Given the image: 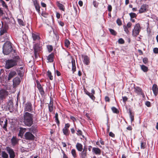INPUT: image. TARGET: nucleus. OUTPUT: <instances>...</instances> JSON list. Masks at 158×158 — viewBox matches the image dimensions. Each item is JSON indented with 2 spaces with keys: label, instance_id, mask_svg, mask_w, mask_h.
Masks as SVG:
<instances>
[{
  "label": "nucleus",
  "instance_id": "obj_39",
  "mask_svg": "<svg viewBox=\"0 0 158 158\" xmlns=\"http://www.w3.org/2000/svg\"><path fill=\"white\" fill-rule=\"evenodd\" d=\"M123 28L125 32L127 34L129 32V31L128 29V28L127 27V26L125 25H124L123 26Z\"/></svg>",
  "mask_w": 158,
  "mask_h": 158
},
{
  "label": "nucleus",
  "instance_id": "obj_9",
  "mask_svg": "<svg viewBox=\"0 0 158 158\" xmlns=\"http://www.w3.org/2000/svg\"><path fill=\"white\" fill-rule=\"evenodd\" d=\"M8 94V92L4 89L0 90V98L2 99L5 98Z\"/></svg>",
  "mask_w": 158,
  "mask_h": 158
},
{
  "label": "nucleus",
  "instance_id": "obj_55",
  "mask_svg": "<svg viewBox=\"0 0 158 158\" xmlns=\"http://www.w3.org/2000/svg\"><path fill=\"white\" fill-rule=\"evenodd\" d=\"M127 100V98L126 97H123V100L124 102L126 101Z\"/></svg>",
  "mask_w": 158,
  "mask_h": 158
},
{
  "label": "nucleus",
  "instance_id": "obj_2",
  "mask_svg": "<svg viewBox=\"0 0 158 158\" xmlns=\"http://www.w3.org/2000/svg\"><path fill=\"white\" fill-rule=\"evenodd\" d=\"M12 48L11 43L9 42H6L4 44L3 47V52L6 55H8L12 51Z\"/></svg>",
  "mask_w": 158,
  "mask_h": 158
},
{
  "label": "nucleus",
  "instance_id": "obj_34",
  "mask_svg": "<svg viewBox=\"0 0 158 158\" xmlns=\"http://www.w3.org/2000/svg\"><path fill=\"white\" fill-rule=\"evenodd\" d=\"M29 130L32 133H33V134H34L36 132V130L35 128L33 127H31V128Z\"/></svg>",
  "mask_w": 158,
  "mask_h": 158
},
{
  "label": "nucleus",
  "instance_id": "obj_58",
  "mask_svg": "<svg viewBox=\"0 0 158 158\" xmlns=\"http://www.w3.org/2000/svg\"><path fill=\"white\" fill-rule=\"evenodd\" d=\"M93 4L94 7H97L98 6V4L96 1H94Z\"/></svg>",
  "mask_w": 158,
  "mask_h": 158
},
{
  "label": "nucleus",
  "instance_id": "obj_63",
  "mask_svg": "<svg viewBox=\"0 0 158 158\" xmlns=\"http://www.w3.org/2000/svg\"><path fill=\"white\" fill-rule=\"evenodd\" d=\"M105 100L106 101L109 102V98L108 97L106 96L105 97Z\"/></svg>",
  "mask_w": 158,
  "mask_h": 158
},
{
  "label": "nucleus",
  "instance_id": "obj_53",
  "mask_svg": "<svg viewBox=\"0 0 158 158\" xmlns=\"http://www.w3.org/2000/svg\"><path fill=\"white\" fill-rule=\"evenodd\" d=\"M131 25H132V24H131V22H128L127 23V27L128 28H130V27H131Z\"/></svg>",
  "mask_w": 158,
  "mask_h": 158
},
{
  "label": "nucleus",
  "instance_id": "obj_24",
  "mask_svg": "<svg viewBox=\"0 0 158 158\" xmlns=\"http://www.w3.org/2000/svg\"><path fill=\"white\" fill-rule=\"evenodd\" d=\"M1 124L2 126L4 129H6V127L7 125V120H6L4 121V122L2 121L1 123Z\"/></svg>",
  "mask_w": 158,
  "mask_h": 158
},
{
  "label": "nucleus",
  "instance_id": "obj_61",
  "mask_svg": "<svg viewBox=\"0 0 158 158\" xmlns=\"http://www.w3.org/2000/svg\"><path fill=\"white\" fill-rule=\"evenodd\" d=\"M56 16L57 18L59 19L60 17V14L57 12L56 13Z\"/></svg>",
  "mask_w": 158,
  "mask_h": 158
},
{
  "label": "nucleus",
  "instance_id": "obj_54",
  "mask_svg": "<svg viewBox=\"0 0 158 158\" xmlns=\"http://www.w3.org/2000/svg\"><path fill=\"white\" fill-rule=\"evenodd\" d=\"M146 105L148 107H149L150 105V103L148 101H147L145 103Z\"/></svg>",
  "mask_w": 158,
  "mask_h": 158
},
{
  "label": "nucleus",
  "instance_id": "obj_5",
  "mask_svg": "<svg viewBox=\"0 0 158 158\" xmlns=\"http://www.w3.org/2000/svg\"><path fill=\"white\" fill-rule=\"evenodd\" d=\"M33 49L35 58H37L39 56V52L41 50L38 44H36L34 46Z\"/></svg>",
  "mask_w": 158,
  "mask_h": 158
},
{
  "label": "nucleus",
  "instance_id": "obj_31",
  "mask_svg": "<svg viewBox=\"0 0 158 158\" xmlns=\"http://www.w3.org/2000/svg\"><path fill=\"white\" fill-rule=\"evenodd\" d=\"M2 156L3 158H8V155L5 152H3L2 153Z\"/></svg>",
  "mask_w": 158,
  "mask_h": 158
},
{
  "label": "nucleus",
  "instance_id": "obj_51",
  "mask_svg": "<svg viewBox=\"0 0 158 158\" xmlns=\"http://www.w3.org/2000/svg\"><path fill=\"white\" fill-rule=\"evenodd\" d=\"M108 10L109 12H110L112 10V6L110 5H109L108 6Z\"/></svg>",
  "mask_w": 158,
  "mask_h": 158
},
{
  "label": "nucleus",
  "instance_id": "obj_10",
  "mask_svg": "<svg viewBox=\"0 0 158 158\" xmlns=\"http://www.w3.org/2000/svg\"><path fill=\"white\" fill-rule=\"evenodd\" d=\"M87 149V148L85 147L83 149V150L80 153V156L81 158H85L86 157Z\"/></svg>",
  "mask_w": 158,
  "mask_h": 158
},
{
  "label": "nucleus",
  "instance_id": "obj_14",
  "mask_svg": "<svg viewBox=\"0 0 158 158\" xmlns=\"http://www.w3.org/2000/svg\"><path fill=\"white\" fill-rule=\"evenodd\" d=\"M92 152L96 155H99L101 153L100 149L97 148H93L92 149Z\"/></svg>",
  "mask_w": 158,
  "mask_h": 158
},
{
  "label": "nucleus",
  "instance_id": "obj_20",
  "mask_svg": "<svg viewBox=\"0 0 158 158\" xmlns=\"http://www.w3.org/2000/svg\"><path fill=\"white\" fill-rule=\"evenodd\" d=\"M11 141L13 145H15L18 143V140L15 137H13L11 139Z\"/></svg>",
  "mask_w": 158,
  "mask_h": 158
},
{
  "label": "nucleus",
  "instance_id": "obj_45",
  "mask_svg": "<svg viewBox=\"0 0 158 158\" xmlns=\"http://www.w3.org/2000/svg\"><path fill=\"white\" fill-rule=\"evenodd\" d=\"M116 22H117V24L119 26H120L122 25V22H121V20L119 19H117V20L116 21Z\"/></svg>",
  "mask_w": 158,
  "mask_h": 158
},
{
  "label": "nucleus",
  "instance_id": "obj_42",
  "mask_svg": "<svg viewBox=\"0 0 158 158\" xmlns=\"http://www.w3.org/2000/svg\"><path fill=\"white\" fill-rule=\"evenodd\" d=\"M0 2H1V3H2V6L3 7H5L6 8H7V6L6 5L5 2L3 1L2 0H1Z\"/></svg>",
  "mask_w": 158,
  "mask_h": 158
},
{
  "label": "nucleus",
  "instance_id": "obj_62",
  "mask_svg": "<svg viewBox=\"0 0 158 158\" xmlns=\"http://www.w3.org/2000/svg\"><path fill=\"white\" fill-rule=\"evenodd\" d=\"M78 4L79 5L81 6H82L83 5V2L81 1H79L78 2Z\"/></svg>",
  "mask_w": 158,
  "mask_h": 158
},
{
  "label": "nucleus",
  "instance_id": "obj_35",
  "mask_svg": "<svg viewBox=\"0 0 158 158\" xmlns=\"http://www.w3.org/2000/svg\"><path fill=\"white\" fill-rule=\"evenodd\" d=\"M18 21L19 25L23 26L25 25L24 23L22 20L20 19H18Z\"/></svg>",
  "mask_w": 158,
  "mask_h": 158
},
{
  "label": "nucleus",
  "instance_id": "obj_15",
  "mask_svg": "<svg viewBox=\"0 0 158 158\" xmlns=\"http://www.w3.org/2000/svg\"><path fill=\"white\" fill-rule=\"evenodd\" d=\"M71 62L72 64V70L73 73H74L76 69L75 60L74 59H72Z\"/></svg>",
  "mask_w": 158,
  "mask_h": 158
},
{
  "label": "nucleus",
  "instance_id": "obj_6",
  "mask_svg": "<svg viewBox=\"0 0 158 158\" xmlns=\"http://www.w3.org/2000/svg\"><path fill=\"white\" fill-rule=\"evenodd\" d=\"M25 139L27 140H33L34 139L35 136L30 132H26L24 135Z\"/></svg>",
  "mask_w": 158,
  "mask_h": 158
},
{
  "label": "nucleus",
  "instance_id": "obj_57",
  "mask_svg": "<svg viewBox=\"0 0 158 158\" xmlns=\"http://www.w3.org/2000/svg\"><path fill=\"white\" fill-rule=\"evenodd\" d=\"M109 136H110L112 137H114V134L111 132H110L109 133Z\"/></svg>",
  "mask_w": 158,
  "mask_h": 158
},
{
  "label": "nucleus",
  "instance_id": "obj_4",
  "mask_svg": "<svg viewBox=\"0 0 158 158\" xmlns=\"http://www.w3.org/2000/svg\"><path fill=\"white\" fill-rule=\"evenodd\" d=\"M141 27L139 24L137 23L135 26L134 29L133 30L132 34L134 36H136L139 34Z\"/></svg>",
  "mask_w": 158,
  "mask_h": 158
},
{
  "label": "nucleus",
  "instance_id": "obj_3",
  "mask_svg": "<svg viewBox=\"0 0 158 158\" xmlns=\"http://www.w3.org/2000/svg\"><path fill=\"white\" fill-rule=\"evenodd\" d=\"M17 64L16 61L14 60H9L6 61L5 68L9 69Z\"/></svg>",
  "mask_w": 158,
  "mask_h": 158
},
{
  "label": "nucleus",
  "instance_id": "obj_44",
  "mask_svg": "<svg viewBox=\"0 0 158 158\" xmlns=\"http://www.w3.org/2000/svg\"><path fill=\"white\" fill-rule=\"evenodd\" d=\"M129 15L131 18L135 17L136 16V15L135 14L132 13H130Z\"/></svg>",
  "mask_w": 158,
  "mask_h": 158
},
{
  "label": "nucleus",
  "instance_id": "obj_46",
  "mask_svg": "<svg viewBox=\"0 0 158 158\" xmlns=\"http://www.w3.org/2000/svg\"><path fill=\"white\" fill-rule=\"evenodd\" d=\"M39 89V92H40V94L42 95H43L44 94V91L43 90V88H41V89Z\"/></svg>",
  "mask_w": 158,
  "mask_h": 158
},
{
  "label": "nucleus",
  "instance_id": "obj_43",
  "mask_svg": "<svg viewBox=\"0 0 158 158\" xmlns=\"http://www.w3.org/2000/svg\"><path fill=\"white\" fill-rule=\"evenodd\" d=\"M47 48L49 52H51L53 50L52 47L51 45H48L47 46Z\"/></svg>",
  "mask_w": 158,
  "mask_h": 158
},
{
  "label": "nucleus",
  "instance_id": "obj_25",
  "mask_svg": "<svg viewBox=\"0 0 158 158\" xmlns=\"http://www.w3.org/2000/svg\"><path fill=\"white\" fill-rule=\"evenodd\" d=\"M135 92L139 94H142L141 89L139 87H136L135 88Z\"/></svg>",
  "mask_w": 158,
  "mask_h": 158
},
{
  "label": "nucleus",
  "instance_id": "obj_49",
  "mask_svg": "<svg viewBox=\"0 0 158 158\" xmlns=\"http://www.w3.org/2000/svg\"><path fill=\"white\" fill-rule=\"evenodd\" d=\"M143 61L144 64H146L148 62V59L146 58H143Z\"/></svg>",
  "mask_w": 158,
  "mask_h": 158
},
{
  "label": "nucleus",
  "instance_id": "obj_11",
  "mask_svg": "<svg viewBox=\"0 0 158 158\" xmlns=\"http://www.w3.org/2000/svg\"><path fill=\"white\" fill-rule=\"evenodd\" d=\"M20 82L19 78L16 77L13 80V85L14 87L19 85Z\"/></svg>",
  "mask_w": 158,
  "mask_h": 158
},
{
  "label": "nucleus",
  "instance_id": "obj_50",
  "mask_svg": "<svg viewBox=\"0 0 158 158\" xmlns=\"http://www.w3.org/2000/svg\"><path fill=\"white\" fill-rule=\"evenodd\" d=\"M37 87L38 89L42 88L40 84L38 82H37Z\"/></svg>",
  "mask_w": 158,
  "mask_h": 158
},
{
  "label": "nucleus",
  "instance_id": "obj_19",
  "mask_svg": "<svg viewBox=\"0 0 158 158\" xmlns=\"http://www.w3.org/2000/svg\"><path fill=\"white\" fill-rule=\"evenodd\" d=\"M34 5L36 10L39 12L40 11V6L38 4L36 0L34 1Z\"/></svg>",
  "mask_w": 158,
  "mask_h": 158
},
{
  "label": "nucleus",
  "instance_id": "obj_56",
  "mask_svg": "<svg viewBox=\"0 0 158 158\" xmlns=\"http://www.w3.org/2000/svg\"><path fill=\"white\" fill-rule=\"evenodd\" d=\"M77 134L79 135H82V132L80 130H78L77 131Z\"/></svg>",
  "mask_w": 158,
  "mask_h": 158
},
{
  "label": "nucleus",
  "instance_id": "obj_48",
  "mask_svg": "<svg viewBox=\"0 0 158 158\" xmlns=\"http://www.w3.org/2000/svg\"><path fill=\"white\" fill-rule=\"evenodd\" d=\"M6 29H2V30H1L0 31L1 35H2L4 33H5L6 32Z\"/></svg>",
  "mask_w": 158,
  "mask_h": 158
},
{
  "label": "nucleus",
  "instance_id": "obj_30",
  "mask_svg": "<svg viewBox=\"0 0 158 158\" xmlns=\"http://www.w3.org/2000/svg\"><path fill=\"white\" fill-rule=\"evenodd\" d=\"M32 37L34 40H36L39 39V36L37 35L34 33H33L32 34Z\"/></svg>",
  "mask_w": 158,
  "mask_h": 158
},
{
  "label": "nucleus",
  "instance_id": "obj_60",
  "mask_svg": "<svg viewBox=\"0 0 158 158\" xmlns=\"http://www.w3.org/2000/svg\"><path fill=\"white\" fill-rule=\"evenodd\" d=\"M21 151L22 152L27 151V150H25L23 147H22L21 148Z\"/></svg>",
  "mask_w": 158,
  "mask_h": 158
},
{
  "label": "nucleus",
  "instance_id": "obj_1",
  "mask_svg": "<svg viewBox=\"0 0 158 158\" xmlns=\"http://www.w3.org/2000/svg\"><path fill=\"white\" fill-rule=\"evenodd\" d=\"M23 116L24 124L28 127L31 126L33 123V114L27 112H24Z\"/></svg>",
  "mask_w": 158,
  "mask_h": 158
},
{
  "label": "nucleus",
  "instance_id": "obj_13",
  "mask_svg": "<svg viewBox=\"0 0 158 158\" xmlns=\"http://www.w3.org/2000/svg\"><path fill=\"white\" fill-rule=\"evenodd\" d=\"M17 75L16 73L14 71H11L9 73L7 80H10L13 77L16 76Z\"/></svg>",
  "mask_w": 158,
  "mask_h": 158
},
{
  "label": "nucleus",
  "instance_id": "obj_64",
  "mask_svg": "<svg viewBox=\"0 0 158 158\" xmlns=\"http://www.w3.org/2000/svg\"><path fill=\"white\" fill-rule=\"evenodd\" d=\"M145 144L143 143H141V147L142 148H144Z\"/></svg>",
  "mask_w": 158,
  "mask_h": 158
},
{
  "label": "nucleus",
  "instance_id": "obj_7",
  "mask_svg": "<svg viewBox=\"0 0 158 158\" xmlns=\"http://www.w3.org/2000/svg\"><path fill=\"white\" fill-rule=\"evenodd\" d=\"M24 112L25 111H28L31 112L33 110L32 106L30 102H27L25 105Z\"/></svg>",
  "mask_w": 158,
  "mask_h": 158
},
{
  "label": "nucleus",
  "instance_id": "obj_28",
  "mask_svg": "<svg viewBox=\"0 0 158 158\" xmlns=\"http://www.w3.org/2000/svg\"><path fill=\"white\" fill-rule=\"evenodd\" d=\"M57 6L60 9L64 11V6L62 4L59 3V2H58L57 3Z\"/></svg>",
  "mask_w": 158,
  "mask_h": 158
},
{
  "label": "nucleus",
  "instance_id": "obj_8",
  "mask_svg": "<svg viewBox=\"0 0 158 158\" xmlns=\"http://www.w3.org/2000/svg\"><path fill=\"white\" fill-rule=\"evenodd\" d=\"M6 150L9 154L10 158H14L15 155L13 149L9 147H7L6 148Z\"/></svg>",
  "mask_w": 158,
  "mask_h": 158
},
{
  "label": "nucleus",
  "instance_id": "obj_41",
  "mask_svg": "<svg viewBox=\"0 0 158 158\" xmlns=\"http://www.w3.org/2000/svg\"><path fill=\"white\" fill-rule=\"evenodd\" d=\"M71 153L74 157H76V152L75 149H72L71 151Z\"/></svg>",
  "mask_w": 158,
  "mask_h": 158
},
{
  "label": "nucleus",
  "instance_id": "obj_12",
  "mask_svg": "<svg viewBox=\"0 0 158 158\" xmlns=\"http://www.w3.org/2000/svg\"><path fill=\"white\" fill-rule=\"evenodd\" d=\"M152 89L155 95V96H156L157 95L158 93V88L157 85L156 84L153 85L152 88Z\"/></svg>",
  "mask_w": 158,
  "mask_h": 158
},
{
  "label": "nucleus",
  "instance_id": "obj_16",
  "mask_svg": "<svg viewBox=\"0 0 158 158\" xmlns=\"http://www.w3.org/2000/svg\"><path fill=\"white\" fill-rule=\"evenodd\" d=\"M76 147L77 150L80 152H81L83 149L82 145L79 143H77L76 145Z\"/></svg>",
  "mask_w": 158,
  "mask_h": 158
},
{
  "label": "nucleus",
  "instance_id": "obj_21",
  "mask_svg": "<svg viewBox=\"0 0 158 158\" xmlns=\"http://www.w3.org/2000/svg\"><path fill=\"white\" fill-rule=\"evenodd\" d=\"M146 7L145 5H143L141 6L140 9L139 10V12L142 13L146 11Z\"/></svg>",
  "mask_w": 158,
  "mask_h": 158
},
{
  "label": "nucleus",
  "instance_id": "obj_22",
  "mask_svg": "<svg viewBox=\"0 0 158 158\" xmlns=\"http://www.w3.org/2000/svg\"><path fill=\"white\" fill-rule=\"evenodd\" d=\"M53 101L51 100L50 101V104L49 105V106H48L49 111L50 112L52 111L53 110Z\"/></svg>",
  "mask_w": 158,
  "mask_h": 158
},
{
  "label": "nucleus",
  "instance_id": "obj_36",
  "mask_svg": "<svg viewBox=\"0 0 158 158\" xmlns=\"http://www.w3.org/2000/svg\"><path fill=\"white\" fill-rule=\"evenodd\" d=\"M64 44L65 46L67 48H68L69 45L70 44V42L68 40H65Z\"/></svg>",
  "mask_w": 158,
  "mask_h": 158
},
{
  "label": "nucleus",
  "instance_id": "obj_40",
  "mask_svg": "<svg viewBox=\"0 0 158 158\" xmlns=\"http://www.w3.org/2000/svg\"><path fill=\"white\" fill-rule=\"evenodd\" d=\"M111 109L112 111L114 113H117L118 112V110L115 107H112Z\"/></svg>",
  "mask_w": 158,
  "mask_h": 158
},
{
  "label": "nucleus",
  "instance_id": "obj_38",
  "mask_svg": "<svg viewBox=\"0 0 158 158\" xmlns=\"http://www.w3.org/2000/svg\"><path fill=\"white\" fill-rule=\"evenodd\" d=\"M109 30L110 32L111 33L114 35H115L116 34V32L113 29L109 28Z\"/></svg>",
  "mask_w": 158,
  "mask_h": 158
},
{
  "label": "nucleus",
  "instance_id": "obj_29",
  "mask_svg": "<svg viewBox=\"0 0 158 158\" xmlns=\"http://www.w3.org/2000/svg\"><path fill=\"white\" fill-rule=\"evenodd\" d=\"M141 69L144 72H146L148 71V67H146L144 65H140Z\"/></svg>",
  "mask_w": 158,
  "mask_h": 158
},
{
  "label": "nucleus",
  "instance_id": "obj_37",
  "mask_svg": "<svg viewBox=\"0 0 158 158\" xmlns=\"http://www.w3.org/2000/svg\"><path fill=\"white\" fill-rule=\"evenodd\" d=\"M63 131L64 135H67L68 134V129L64 128L63 129Z\"/></svg>",
  "mask_w": 158,
  "mask_h": 158
},
{
  "label": "nucleus",
  "instance_id": "obj_32",
  "mask_svg": "<svg viewBox=\"0 0 158 158\" xmlns=\"http://www.w3.org/2000/svg\"><path fill=\"white\" fill-rule=\"evenodd\" d=\"M47 74L50 79L52 80L53 79V76L52 75L51 73L49 71H48Z\"/></svg>",
  "mask_w": 158,
  "mask_h": 158
},
{
  "label": "nucleus",
  "instance_id": "obj_18",
  "mask_svg": "<svg viewBox=\"0 0 158 158\" xmlns=\"http://www.w3.org/2000/svg\"><path fill=\"white\" fill-rule=\"evenodd\" d=\"M84 62L86 65H88L89 63V58L87 56H84Z\"/></svg>",
  "mask_w": 158,
  "mask_h": 158
},
{
  "label": "nucleus",
  "instance_id": "obj_33",
  "mask_svg": "<svg viewBox=\"0 0 158 158\" xmlns=\"http://www.w3.org/2000/svg\"><path fill=\"white\" fill-rule=\"evenodd\" d=\"M55 118L57 123L59 124V121L58 119V114L57 113H56Z\"/></svg>",
  "mask_w": 158,
  "mask_h": 158
},
{
  "label": "nucleus",
  "instance_id": "obj_26",
  "mask_svg": "<svg viewBox=\"0 0 158 158\" xmlns=\"http://www.w3.org/2000/svg\"><path fill=\"white\" fill-rule=\"evenodd\" d=\"M53 55L52 54L49 55L47 57V60L48 62H52L53 61Z\"/></svg>",
  "mask_w": 158,
  "mask_h": 158
},
{
  "label": "nucleus",
  "instance_id": "obj_17",
  "mask_svg": "<svg viewBox=\"0 0 158 158\" xmlns=\"http://www.w3.org/2000/svg\"><path fill=\"white\" fill-rule=\"evenodd\" d=\"M26 129L23 128L21 127L20 128V130L19 131V133L18 134L19 136H22L23 135V134L25 132Z\"/></svg>",
  "mask_w": 158,
  "mask_h": 158
},
{
  "label": "nucleus",
  "instance_id": "obj_27",
  "mask_svg": "<svg viewBox=\"0 0 158 158\" xmlns=\"http://www.w3.org/2000/svg\"><path fill=\"white\" fill-rule=\"evenodd\" d=\"M85 93L86 94L88 95L92 100H94L95 98V97L93 95H91L90 93L88 92L87 91H85Z\"/></svg>",
  "mask_w": 158,
  "mask_h": 158
},
{
  "label": "nucleus",
  "instance_id": "obj_52",
  "mask_svg": "<svg viewBox=\"0 0 158 158\" xmlns=\"http://www.w3.org/2000/svg\"><path fill=\"white\" fill-rule=\"evenodd\" d=\"M154 52L156 53H158V48H155L153 49Z\"/></svg>",
  "mask_w": 158,
  "mask_h": 158
},
{
  "label": "nucleus",
  "instance_id": "obj_23",
  "mask_svg": "<svg viewBox=\"0 0 158 158\" xmlns=\"http://www.w3.org/2000/svg\"><path fill=\"white\" fill-rule=\"evenodd\" d=\"M129 110L130 117L131 119V122L132 123L134 120V114L131 112V110L130 109H129Z\"/></svg>",
  "mask_w": 158,
  "mask_h": 158
},
{
  "label": "nucleus",
  "instance_id": "obj_47",
  "mask_svg": "<svg viewBox=\"0 0 158 158\" xmlns=\"http://www.w3.org/2000/svg\"><path fill=\"white\" fill-rule=\"evenodd\" d=\"M118 42L119 44H123L124 43V41L123 39L120 38L118 40Z\"/></svg>",
  "mask_w": 158,
  "mask_h": 158
},
{
  "label": "nucleus",
  "instance_id": "obj_59",
  "mask_svg": "<svg viewBox=\"0 0 158 158\" xmlns=\"http://www.w3.org/2000/svg\"><path fill=\"white\" fill-rule=\"evenodd\" d=\"M69 126H70V125L69 124H68V123L66 124H65V126L64 128L68 129V128L69 127Z\"/></svg>",
  "mask_w": 158,
  "mask_h": 158
}]
</instances>
